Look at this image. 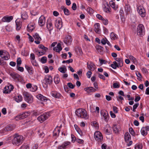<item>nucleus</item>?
<instances>
[{"label":"nucleus","mask_w":149,"mask_h":149,"mask_svg":"<svg viewBox=\"0 0 149 149\" xmlns=\"http://www.w3.org/2000/svg\"><path fill=\"white\" fill-rule=\"evenodd\" d=\"M75 113L78 117L86 119L88 118V116L87 115L86 110L82 109H79L75 111Z\"/></svg>","instance_id":"1"},{"label":"nucleus","mask_w":149,"mask_h":149,"mask_svg":"<svg viewBox=\"0 0 149 149\" xmlns=\"http://www.w3.org/2000/svg\"><path fill=\"white\" fill-rule=\"evenodd\" d=\"M14 137L12 140V143L13 145L18 146L23 141V138L22 136L16 134L14 135Z\"/></svg>","instance_id":"2"},{"label":"nucleus","mask_w":149,"mask_h":149,"mask_svg":"<svg viewBox=\"0 0 149 149\" xmlns=\"http://www.w3.org/2000/svg\"><path fill=\"white\" fill-rule=\"evenodd\" d=\"M145 28L143 25L141 24H139L137 28V33L138 35L142 36L145 34Z\"/></svg>","instance_id":"3"},{"label":"nucleus","mask_w":149,"mask_h":149,"mask_svg":"<svg viewBox=\"0 0 149 149\" xmlns=\"http://www.w3.org/2000/svg\"><path fill=\"white\" fill-rule=\"evenodd\" d=\"M25 100L29 103H32L33 101V98L32 96L28 93L25 92L23 94Z\"/></svg>","instance_id":"4"},{"label":"nucleus","mask_w":149,"mask_h":149,"mask_svg":"<svg viewBox=\"0 0 149 149\" xmlns=\"http://www.w3.org/2000/svg\"><path fill=\"white\" fill-rule=\"evenodd\" d=\"M94 138L95 140L98 142H101L103 139L102 133L98 131L94 133Z\"/></svg>","instance_id":"5"},{"label":"nucleus","mask_w":149,"mask_h":149,"mask_svg":"<svg viewBox=\"0 0 149 149\" xmlns=\"http://www.w3.org/2000/svg\"><path fill=\"white\" fill-rule=\"evenodd\" d=\"M10 75L13 79L17 81H20L22 79V77L17 73H10Z\"/></svg>","instance_id":"6"},{"label":"nucleus","mask_w":149,"mask_h":149,"mask_svg":"<svg viewBox=\"0 0 149 149\" xmlns=\"http://www.w3.org/2000/svg\"><path fill=\"white\" fill-rule=\"evenodd\" d=\"M50 116V115L49 113H45L43 115L39 116L37 119L38 120L42 121V122L47 119Z\"/></svg>","instance_id":"7"},{"label":"nucleus","mask_w":149,"mask_h":149,"mask_svg":"<svg viewBox=\"0 0 149 149\" xmlns=\"http://www.w3.org/2000/svg\"><path fill=\"white\" fill-rule=\"evenodd\" d=\"M30 115V113L29 112H26L20 115H19L15 117V119L17 120L20 119H23L26 118Z\"/></svg>","instance_id":"8"},{"label":"nucleus","mask_w":149,"mask_h":149,"mask_svg":"<svg viewBox=\"0 0 149 149\" xmlns=\"http://www.w3.org/2000/svg\"><path fill=\"white\" fill-rule=\"evenodd\" d=\"M103 4L104 11L107 13H110L111 12V8L108 3L107 1H104L103 3Z\"/></svg>","instance_id":"9"},{"label":"nucleus","mask_w":149,"mask_h":149,"mask_svg":"<svg viewBox=\"0 0 149 149\" xmlns=\"http://www.w3.org/2000/svg\"><path fill=\"white\" fill-rule=\"evenodd\" d=\"M137 11L142 17H143L145 16V10L143 6H138L137 8Z\"/></svg>","instance_id":"10"},{"label":"nucleus","mask_w":149,"mask_h":149,"mask_svg":"<svg viewBox=\"0 0 149 149\" xmlns=\"http://www.w3.org/2000/svg\"><path fill=\"white\" fill-rule=\"evenodd\" d=\"M72 40L71 37L70 36L68 35L64 39L63 42L67 45H69L71 44Z\"/></svg>","instance_id":"11"},{"label":"nucleus","mask_w":149,"mask_h":149,"mask_svg":"<svg viewBox=\"0 0 149 149\" xmlns=\"http://www.w3.org/2000/svg\"><path fill=\"white\" fill-rule=\"evenodd\" d=\"M46 85L50 84L52 82V78L50 75H47L45 76L43 80Z\"/></svg>","instance_id":"12"},{"label":"nucleus","mask_w":149,"mask_h":149,"mask_svg":"<svg viewBox=\"0 0 149 149\" xmlns=\"http://www.w3.org/2000/svg\"><path fill=\"white\" fill-rule=\"evenodd\" d=\"M100 113L104 118L106 121H108L109 119V116L107 112L105 111L102 110L100 111Z\"/></svg>","instance_id":"13"},{"label":"nucleus","mask_w":149,"mask_h":149,"mask_svg":"<svg viewBox=\"0 0 149 149\" xmlns=\"http://www.w3.org/2000/svg\"><path fill=\"white\" fill-rule=\"evenodd\" d=\"M15 127V125H9L6 127L5 128L2 130L3 132L4 131H12L14 129Z\"/></svg>","instance_id":"14"},{"label":"nucleus","mask_w":149,"mask_h":149,"mask_svg":"<svg viewBox=\"0 0 149 149\" xmlns=\"http://www.w3.org/2000/svg\"><path fill=\"white\" fill-rule=\"evenodd\" d=\"M33 36L36 40L34 42L37 44H39L40 43V41L41 40V38L39 36L38 34L36 33Z\"/></svg>","instance_id":"15"},{"label":"nucleus","mask_w":149,"mask_h":149,"mask_svg":"<svg viewBox=\"0 0 149 149\" xmlns=\"http://www.w3.org/2000/svg\"><path fill=\"white\" fill-rule=\"evenodd\" d=\"M2 56V58L6 60H8L10 58L9 54L6 51H3Z\"/></svg>","instance_id":"16"},{"label":"nucleus","mask_w":149,"mask_h":149,"mask_svg":"<svg viewBox=\"0 0 149 149\" xmlns=\"http://www.w3.org/2000/svg\"><path fill=\"white\" fill-rule=\"evenodd\" d=\"M13 19L12 16H5L1 20L2 22H10Z\"/></svg>","instance_id":"17"},{"label":"nucleus","mask_w":149,"mask_h":149,"mask_svg":"<svg viewBox=\"0 0 149 149\" xmlns=\"http://www.w3.org/2000/svg\"><path fill=\"white\" fill-rule=\"evenodd\" d=\"M87 67L88 69L91 71H93L95 69V67L94 64L91 62H90L89 63H87Z\"/></svg>","instance_id":"18"},{"label":"nucleus","mask_w":149,"mask_h":149,"mask_svg":"<svg viewBox=\"0 0 149 149\" xmlns=\"http://www.w3.org/2000/svg\"><path fill=\"white\" fill-rule=\"evenodd\" d=\"M45 22V17L43 16H41L39 18L38 21V23L40 26H43Z\"/></svg>","instance_id":"19"},{"label":"nucleus","mask_w":149,"mask_h":149,"mask_svg":"<svg viewBox=\"0 0 149 149\" xmlns=\"http://www.w3.org/2000/svg\"><path fill=\"white\" fill-rule=\"evenodd\" d=\"M4 88L6 89V90L4 91V93H8L13 89L14 87L13 85L10 84L9 86H8L7 87L6 86Z\"/></svg>","instance_id":"20"},{"label":"nucleus","mask_w":149,"mask_h":149,"mask_svg":"<svg viewBox=\"0 0 149 149\" xmlns=\"http://www.w3.org/2000/svg\"><path fill=\"white\" fill-rule=\"evenodd\" d=\"M70 143V142L69 141L65 142L63 143L61 145L58 147V149H64L65 148L67 147V146H68Z\"/></svg>","instance_id":"21"},{"label":"nucleus","mask_w":149,"mask_h":149,"mask_svg":"<svg viewBox=\"0 0 149 149\" xmlns=\"http://www.w3.org/2000/svg\"><path fill=\"white\" fill-rule=\"evenodd\" d=\"M55 26L58 29H60L62 26V22L61 20H56Z\"/></svg>","instance_id":"22"},{"label":"nucleus","mask_w":149,"mask_h":149,"mask_svg":"<svg viewBox=\"0 0 149 149\" xmlns=\"http://www.w3.org/2000/svg\"><path fill=\"white\" fill-rule=\"evenodd\" d=\"M62 49L61 44L60 43H58L56 47L53 48V50L57 52H59Z\"/></svg>","instance_id":"23"},{"label":"nucleus","mask_w":149,"mask_h":149,"mask_svg":"<svg viewBox=\"0 0 149 149\" xmlns=\"http://www.w3.org/2000/svg\"><path fill=\"white\" fill-rule=\"evenodd\" d=\"M113 129L115 133H118L120 130V127L119 125H114L113 127Z\"/></svg>","instance_id":"24"},{"label":"nucleus","mask_w":149,"mask_h":149,"mask_svg":"<svg viewBox=\"0 0 149 149\" xmlns=\"http://www.w3.org/2000/svg\"><path fill=\"white\" fill-rule=\"evenodd\" d=\"M95 31L97 33H99L100 32V26L99 23L95 24L94 26Z\"/></svg>","instance_id":"25"},{"label":"nucleus","mask_w":149,"mask_h":149,"mask_svg":"<svg viewBox=\"0 0 149 149\" xmlns=\"http://www.w3.org/2000/svg\"><path fill=\"white\" fill-rule=\"evenodd\" d=\"M84 90L88 93L94 92L96 91V89L92 87L85 88Z\"/></svg>","instance_id":"26"},{"label":"nucleus","mask_w":149,"mask_h":149,"mask_svg":"<svg viewBox=\"0 0 149 149\" xmlns=\"http://www.w3.org/2000/svg\"><path fill=\"white\" fill-rule=\"evenodd\" d=\"M115 60L118 62L119 65L122 67L123 65V59L121 58H116L115 59Z\"/></svg>","instance_id":"27"},{"label":"nucleus","mask_w":149,"mask_h":149,"mask_svg":"<svg viewBox=\"0 0 149 149\" xmlns=\"http://www.w3.org/2000/svg\"><path fill=\"white\" fill-rule=\"evenodd\" d=\"M111 66L112 68L115 69H116L117 67L119 68V67H121L120 65H119V64L116 61L113 62V64H111Z\"/></svg>","instance_id":"28"},{"label":"nucleus","mask_w":149,"mask_h":149,"mask_svg":"<svg viewBox=\"0 0 149 149\" xmlns=\"http://www.w3.org/2000/svg\"><path fill=\"white\" fill-rule=\"evenodd\" d=\"M15 23L16 25V30L17 31L19 30L21 27V22L18 21L17 19L15 21Z\"/></svg>","instance_id":"29"},{"label":"nucleus","mask_w":149,"mask_h":149,"mask_svg":"<svg viewBox=\"0 0 149 149\" xmlns=\"http://www.w3.org/2000/svg\"><path fill=\"white\" fill-rule=\"evenodd\" d=\"M36 97L38 99L41 101H44L46 100V97L40 94L37 95Z\"/></svg>","instance_id":"30"},{"label":"nucleus","mask_w":149,"mask_h":149,"mask_svg":"<svg viewBox=\"0 0 149 149\" xmlns=\"http://www.w3.org/2000/svg\"><path fill=\"white\" fill-rule=\"evenodd\" d=\"M51 95L53 97L59 98L60 97V94L56 92H53L51 93Z\"/></svg>","instance_id":"31"},{"label":"nucleus","mask_w":149,"mask_h":149,"mask_svg":"<svg viewBox=\"0 0 149 149\" xmlns=\"http://www.w3.org/2000/svg\"><path fill=\"white\" fill-rule=\"evenodd\" d=\"M25 67L30 74L33 73V71L31 67H29L27 65H25Z\"/></svg>","instance_id":"32"},{"label":"nucleus","mask_w":149,"mask_h":149,"mask_svg":"<svg viewBox=\"0 0 149 149\" xmlns=\"http://www.w3.org/2000/svg\"><path fill=\"white\" fill-rule=\"evenodd\" d=\"M47 27L48 30L49 31V33L51 34V31L53 27L52 23L51 22H49L48 24L47 23Z\"/></svg>","instance_id":"33"},{"label":"nucleus","mask_w":149,"mask_h":149,"mask_svg":"<svg viewBox=\"0 0 149 149\" xmlns=\"http://www.w3.org/2000/svg\"><path fill=\"white\" fill-rule=\"evenodd\" d=\"M124 138L126 141H128L131 139V136L128 132L125 133L124 136Z\"/></svg>","instance_id":"34"},{"label":"nucleus","mask_w":149,"mask_h":149,"mask_svg":"<svg viewBox=\"0 0 149 149\" xmlns=\"http://www.w3.org/2000/svg\"><path fill=\"white\" fill-rule=\"evenodd\" d=\"M109 4L114 9V10H116L117 9V6H116L115 3L112 1H111L109 2Z\"/></svg>","instance_id":"35"},{"label":"nucleus","mask_w":149,"mask_h":149,"mask_svg":"<svg viewBox=\"0 0 149 149\" xmlns=\"http://www.w3.org/2000/svg\"><path fill=\"white\" fill-rule=\"evenodd\" d=\"M111 127L109 126L108 128L105 129L104 130V132L107 135H109L111 133Z\"/></svg>","instance_id":"36"},{"label":"nucleus","mask_w":149,"mask_h":149,"mask_svg":"<svg viewBox=\"0 0 149 149\" xmlns=\"http://www.w3.org/2000/svg\"><path fill=\"white\" fill-rule=\"evenodd\" d=\"M38 134L39 136L42 138H43L45 136V134L43 132L42 130H40L38 131Z\"/></svg>","instance_id":"37"},{"label":"nucleus","mask_w":149,"mask_h":149,"mask_svg":"<svg viewBox=\"0 0 149 149\" xmlns=\"http://www.w3.org/2000/svg\"><path fill=\"white\" fill-rule=\"evenodd\" d=\"M28 17L25 11L21 14V17L23 19H26Z\"/></svg>","instance_id":"38"},{"label":"nucleus","mask_w":149,"mask_h":149,"mask_svg":"<svg viewBox=\"0 0 149 149\" xmlns=\"http://www.w3.org/2000/svg\"><path fill=\"white\" fill-rule=\"evenodd\" d=\"M60 133V130L57 128L55 129L53 132V135L54 136L58 135Z\"/></svg>","instance_id":"39"},{"label":"nucleus","mask_w":149,"mask_h":149,"mask_svg":"<svg viewBox=\"0 0 149 149\" xmlns=\"http://www.w3.org/2000/svg\"><path fill=\"white\" fill-rule=\"evenodd\" d=\"M145 129V127H143L141 130V133L144 136L146 135L147 134V132L146 131Z\"/></svg>","instance_id":"40"},{"label":"nucleus","mask_w":149,"mask_h":149,"mask_svg":"<svg viewBox=\"0 0 149 149\" xmlns=\"http://www.w3.org/2000/svg\"><path fill=\"white\" fill-rule=\"evenodd\" d=\"M54 83L56 84H58L60 81V79L58 76H56L54 77Z\"/></svg>","instance_id":"41"},{"label":"nucleus","mask_w":149,"mask_h":149,"mask_svg":"<svg viewBox=\"0 0 149 149\" xmlns=\"http://www.w3.org/2000/svg\"><path fill=\"white\" fill-rule=\"evenodd\" d=\"M22 96L20 95H18L15 98V101L17 102H19L22 100Z\"/></svg>","instance_id":"42"},{"label":"nucleus","mask_w":149,"mask_h":149,"mask_svg":"<svg viewBox=\"0 0 149 149\" xmlns=\"http://www.w3.org/2000/svg\"><path fill=\"white\" fill-rule=\"evenodd\" d=\"M34 26L33 25L29 24L27 26V30L32 31L34 29Z\"/></svg>","instance_id":"43"},{"label":"nucleus","mask_w":149,"mask_h":149,"mask_svg":"<svg viewBox=\"0 0 149 149\" xmlns=\"http://www.w3.org/2000/svg\"><path fill=\"white\" fill-rule=\"evenodd\" d=\"M38 47L42 49L45 52H46L48 48L45 47L42 45H39Z\"/></svg>","instance_id":"44"},{"label":"nucleus","mask_w":149,"mask_h":149,"mask_svg":"<svg viewBox=\"0 0 149 149\" xmlns=\"http://www.w3.org/2000/svg\"><path fill=\"white\" fill-rule=\"evenodd\" d=\"M91 125L94 126V127H95L96 129H97L98 128L99 125L98 123L95 121H93Z\"/></svg>","instance_id":"45"},{"label":"nucleus","mask_w":149,"mask_h":149,"mask_svg":"<svg viewBox=\"0 0 149 149\" xmlns=\"http://www.w3.org/2000/svg\"><path fill=\"white\" fill-rule=\"evenodd\" d=\"M129 57L130 60L133 61L134 63H135L136 62V59L132 56L130 55L129 56Z\"/></svg>","instance_id":"46"},{"label":"nucleus","mask_w":149,"mask_h":149,"mask_svg":"<svg viewBox=\"0 0 149 149\" xmlns=\"http://www.w3.org/2000/svg\"><path fill=\"white\" fill-rule=\"evenodd\" d=\"M116 35L114 34V33L113 32L111 33L110 34V37L111 39L113 40H115L117 39Z\"/></svg>","instance_id":"47"},{"label":"nucleus","mask_w":149,"mask_h":149,"mask_svg":"<svg viewBox=\"0 0 149 149\" xmlns=\"http://www.w3.org/2000/svg\"><path fill=\"white\" fill-rule=\"evenodd\" d=\"M68 86L70 88L73 89L74 88L75 85H73L71 83L69 82L67 84Z\"/></svg>","instance_id":"48"},{"label":"nucleus","mask_w":149,"mask_h":149,"mask_svg":"<svg viewBox=\"0 0 149 149\" xmlns=\"http://www.w3.org/2000/svg\"><path fill=\"white\" fill-rule=\"evenodd\" d=\"M47 58L46 57L44 56L42 57L41 59V62L43 63H45L47 62Z\"/></svg>","instance_id":"49"},{"label":"nucleus","mask_w":149,"mask_h":149,"mask_svg":"<svg viewBox=\"0 0 149 149\" xmlns=\"http://www.w3.org/2000/svg\"><path fill=\"white\" fill-rule=\"evenodd\" d=\"M107 41V39L106 38H102L101 40V42L102 45H105L106 43V41Z\"/></svg>","instance_id":"50"},{"label":"nucleus","mask_w":149,"mask_h":149,"mask_svg":"<svg viewBox=\"0 0 149 149\" xmlns=\"http://www.w3.org/2000/svg\"><path fill=\"white\" fill-rule=\"evenodd\" d=\"M87 10L90 14L93 13L94 12L93 10L91 8L89 7L87 8Z\"/></svg>","instance_id":"51"},{"label":"nucleus","mask_w":149,"mask_h":149,"mask_svg":"<svg viewBox=\"0 0 149 149\" xmlns=\"http://www.w3.org/2000/svg\"><path fill=\"white\" fill-rule=\"evenodd\" d=\"M37 89V87L36 85H33V86L31 87V90L32 92H35L36 91Z\"/></svg>","instance_id":"52"},{"label":"nucleus","mask_w":149,"mask_h":149,"mask_svg":"<svg viewBox=\"0 0 149 149\" xmlns=\"http://www.w3.org/2000/svg\"><path fill=\"white\" fill-rule=\"evenodd\" d=\"M129 131L131 134L133 136L135 135L134 132L132 127H130L129 128Z\"/></svg>","instance_id":"53"},{"label":"nucleus","mask_w":149,"mask_h":149,"mask_svg":"<svg viewBox=\"0 0 149 149\" xmlns=\"http://www.w3.org/2000/svg\"><path fill=\"white\" fill-rule=\"evenodd\" d=\"M20 149H29V146L26 145H23L20 148Z\"/></svg>","instance_id":"54"},{"label":"nucleus","mask_w":149,"mask_h":149,"mask_svg":"<svg viewBox=\"0 0 149 149\" xmlns=\"http://www.w3.org/2000/svg\"><path fill=\"white\" fill-rule=\"evenodd\" d=\"M142 148V146L141 144H136L135 146V149H141Z\"/></svg>","instance_id":"55"},{"label":"nucleus","mask_w":149,"mask_h":149,"mask_svg":"<svg viewBox=\"0 0 149 149\" xmlns=\"http://www.w3.org/2000/svg\"><path fill=\"white\" fill-rule=\"evenodd\" d=\"M22 61L20 58H18L17 61V66H19L21 64Z\"/></svg>","instance_id":"56"},{"label":"nucleus","mask_w":149,"mask_h":149,"mask_svg":"<svg viewBox=\"0 0 149 149\" xmlns=\"http://www.w3.org/2000/svg\"><path fill=\"white\" fill-rule=\"evenodd\" d=\"M73 61V60L72 59L70 58L67 61H63L62 62L63 63H72Z\"/></svg>","instance_id":"57"},{"label":"nucleus","mask_w":149,"mask_h":149,"mask_svg":"<svg viewBox=\"0 0 149 149\" xmlns=\"http://www.w3.org/2000/svg\"><path fill=\"white\" fill-rule=\"evenodd\" d=\"M58 70L61 72L62 73H65V71L64 70V67H61L58 68Z\"/></svg>","instance_id":"58"},{"label":"nucleus","mask_w":149,"mask_h":149,"mask_svg":"<svg viewBox=\"0 0 149 149\" xmlns=\"http://www.w3.org/2000/svg\"><path fill=\"white\" fill-rule=\"evenodd\" d=\"M113 85L114 88H118L120 87V85L117 83H114Z\"/></svg>","instance_id":"59"},{"label":"nucleus","mask_w":149,"mask_h":149,"mask_svg":"<svg viewBox=\"0 0 149 149\" xmlns=\"http://www.w3.org/2000/svg\"><path fill=\"white\" fill-rule=\"evenodd\" d=\"M17 69L19 71L21 72H23L24 70V69L23 67H20L19 66H17Z\"/></svg>","instance_id":"60"},{"label":"nucleus","mask_w":149,"mask_h":149,"mask_svg":"<svg viewBox=\"0 0 149 149\" xmlns=\"http://www.w3.org/2000/svg\"><path fill=\"white\" fill-rule=\"evenodd\" d=\"M64 12L66 15H69L70 14L69 10L66 8H64Z\"/></svg>","instance_id":"61"},{"label":"nucleus","mask_w":149,"mask_h":149,"mask_svg":"<svg viewBox=\"0 0 149 149\" xmlns=\"http://www.w3.org/2000/svg\"><path fill=\"white\" fill-rule=\"evenodd\" d=\"M103 23L104 25H107L108 24V21L107 19H104L103 18L102 20Z\"/></svg>","instance_id":"62"},{"label":"nucleus","mask_w":149,"mask_h":149,"mask_svg":"<svg viewBox=\"0 0 149 149\" xmlns=\"http://www.w3.org/2000/svg\"><path fill=\"white\" fill-rule=\"evenodd\" d=\"M68 85H65L64 86V88L65 91L68 93L70 90V89L68 88Z\"/></svg>","instance_id":"63"},{"label":"nucleus","mask_w":149,"mask_h":149,"mask_svg":"<svg viewBox=\"0 0 149 149\" xmlns=\"http://www.w3.org/2000/svg\"><path fill=\"white\" fill-rule=\"evenodd\" d=\"M136 74L137 76L138 77H139V78H137V79L139 80H140L141 79L140 78H141V77H142L141 74L139 72H138L137 73V72H136Z\"/></svg>","instance_id":"64"}]
</instances>
